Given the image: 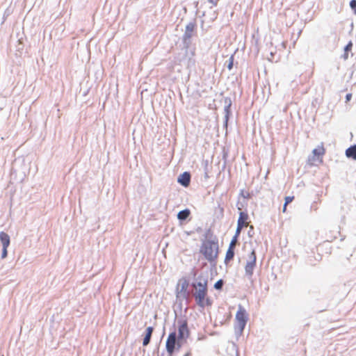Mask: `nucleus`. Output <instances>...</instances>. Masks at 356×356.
<instances>
[{
	"label": "nucleus",
	"mask_w": 356,
	"mask_h": 356,
	"mask_svg": "<svg viewBox=\"0 0 356 356\" xmlns=\"http://www.w3.org/2000/svg\"><path fill=\"white\" fill-rule=\"evenodd\" d=\"M223 282L222 280L217 281L214 284V288L218 290H220L222 287Z\"/></svg>",
	"instance_id": "21"
},
{
	"label": "nucleus",
	"mask_w": 356,
	"mask_h": 356,
	"mask_svg": "<svg viewBox=\"0 0 356 356\" xmlns=\"http://www.w3.org/2000/svg\"><path fill=\"white\" fill-rule=\"evenodd\" d=\"M294 200V196H287L285 197L284 200V207H283V209H282V212L283 213H285L286 211V207L287 205L291 203L293 200Z\"/></svg>",
	"instance_id": "17"
},
{
	"label": "nucleus",
	"mask_w": 356,
	"mask_h": 356,
	"mask_svg": "<svg viewBox=\"0 0 356 356\" xmlns=\"http://www.w3.org/2000/svg\"><path fill=\"white\" fill-rule=\"evenodd\" d=\"M200 252L209 262L215 261L219 253L218 241L207 240L204 241L200 248Z\"/></svg>",
	"instance_id": "2"
},
{
	"label": "nucleus",
	"mask_w": 356,
	"mask_h": 356,
	"mask_svg": "<svg viewBox=\"0 0 356 356\" xmlns=\"http://www.w3.org/2000/svg\"><path fill=\"white\" fill-rule=\"evenodd\" d=\"M346 156H356V145L351 146L346 149Z\"/></svg>",
	"instance_id": "18"
},
{
	"label": "nucleus",
	"mask_w": 356,
	"mask_h": 356,
	"mask_svg": "<svg viewBox=\"0 0 356 356\" xmlns=\"http://www.w3.org/2000/svg\"><path fill=\"white\" fill-rule=\"evenodd\" d=\"M219 0H208L209 3H211L213 6H217Z\"/></svg>",
	"instance_id": "25"
},
{
	"label": "nucleus",
	"mask_w": 356,
	"mask_h": 356,
	"mask_svg": "<svg viewBox=\"0 0 356 356\" xmlns=\"http://www.w3.org/2000/svg\"><path fill=\"white\" fill-rule=\"evenodd\" d=\"M352 98V94L350 93H348L346 95V102H349Z\"/></svg>",
	"instance_id": "26"
},
{
	"label": "nucleus",
	"mask_w": 356,
	"mask_h": 356,
	"mask_svg": "<svg viewBox=\"0 0 356 356\" xmlns=\"http://www.w3.org/2000/svg\"><path fill=\"white\" fill-rule=\"evenodd\" d=\"M234 248H231L228 247L227 250L225 257V264H228L233 259L235 254Z\"/></svg>",
	"instance_id": "12"
},
{
	"label": "nucleus",
	"mask_w": 356,
	"mask_h": 356,
	"mask_svg": "<svg viewBox=\"0 0 356 356\" xmlns=\"http://www.w3.org/2000/svg\"><path fill=\"white\" fill-rule=\"evenodd\" d=\"M236 321L238 329L242 332L248 321V314L245 309L241 306H239L236 314Z\"/></svg>",
	"instance_id": "4"
},
{
	"label": "nucleus",
	"mask_w": 356,
	"mask_h": 356,
	"mask_svg": "<svg viewBox=\"0 0 356 356\" xmlns=\"http://www.w3.org/2000/svg\"><path fill=\"white\" fill-rule=\"evenodd\" d=\"M192 295L196 305L204 309L211 307L213 301L208 293V280L200 275L191 284Z\"/></svg>",
	"instance_id": "1"
},
{
	"label": "nucleus",
	"mask_w": 356,
	"mask_h": 356,
	"mask_svg": "<svg viewBox=\"0 0 356 356\" xmlns=\"http://www.w3.org/2000/svg\"><path fill=\"white\" fill-rule=\"evenodd\" d=\"M249 216L247 213L241 212L239 214V218L238 219L237 224L241 225L244 227H246L249 225Z\"/></svg>",
	"instance_id": "7"
},
{
	"label": "nucleus",
	"mask_w": 356,
	"mask_h": 356,
	"mask_svg": "<svg viewBox=\"0 0 356 356\" xmlns=\"http://www.w3.org/2000/svg\"><path fill=\"white\" fill-rule=\"evenodd\" d=\"M237 241H238V237L233 236V238H232V241L229 245V248L235 249Z\"/></svg>",
	"instance_id": "19"
},
{
	"label": "nucleus",
	"mask_w": 356,
	"mask_h": 356,
	"mask_svg": "<svg viewBox=\"0 0 356 356\" xmlns=\"http://www.w3.org/2000/svg\"><path fill=\"white\" fill-rule=\"evenodd\" d=\"M191 355V353H187L186 355H184V356H189Z\"/></svg>",
	"instance_id": "27"
},
{
	"label": "nucleus",
	"mask_w": 356,
	"mask_h": 356,
	"mask_svg": "<svg viewBox=\"0 0 356 356\" xmlns=\"http://www.w3.org/2000/svg\"><path fill=\"white\" fill-rule=\"evenodd\" d=\"M257 256L255 250H253L248 255L245 266V270L248 275L252 276L254 272V269L256 266Z\"/></svg>",
	"instance_id": "5"
},
{
	"label": "nucleus",
	"mask_w": 356,
	"mask_h": 356,
	"mask_svg": "<svg viewBox=\"0 0 356 356\" xmlns=\"http://www.w3.org/2000/svg\"><path fill=\"white\" fill-rule=\"evenodd\" d=\"M352 48H353V42L351 41H350L348 43V44L345 47L344 53L342 55V58L344 60L348 59V52L352 50Z\"/></svg>",
	"instance_id": "16"
},
{
	"label": "nucleus",
	"mask_w": 356,
	"mask_h": 356,
	"mask_svg": "<svg viewBox=\"0 0 356 356\" xmlns=\"http://www.w3.org/2000/svg\"><path fill=\"white\" fill-rule=\"evenodd\" d=\"M244 227L241 226V225H239L237 224V227H236V232H235V234L234 236H236V237H238L239 236L240 234H241V232L242 230V229Z\"/></svg>",
	"instance_id": "22"
},
{
	"label": "nucleus",
	"mask_w": 356,
	"mask_h": 356,
	"mask_svg": "<svg viewBox=\"0 0 356 356\" xmlns=\"http://www.w3.org/2000/svg\"><path fill=\"white\" fill-rule=\"evenodd\" d=\"M153 332H154L153 327L149 326L146 328L145 332V337H144L143 341V345L144 346H146L149 343Z\"/></svg>",
	"instance_id": "8"
},
{
	"label": "nucleus",
	"mask_w": 356,
	"mask_h": 356,
	"mask_svg": "<svg viewBox=\"0 0 356 356\" xmlns=\"http://www.w3.org/2000/svg\"><path fill=\"white\" fill-rule=\"evenodd\" d=\"M0 241L3 248H8L10 245V236L4 232H0Z\"/></svg>",
	"instance_id": "11"
},
{
	"label": "nucleus",
	"mask_w": 356,
	"mask_h": 356,
	"mask_svg": "<svg viewBox=\"0 0 356 356\" xmlns=\"http://www.w3.org/2000/svg\"><path fill=\"white\" fill-rule=\"evenodd\" d=\"M190 331L188 327V322L186 320H180L178 321V337H177V346L178 348L181 347L180 342L181 340L188 337Z\"/></svg>",
	"instance_id": "3"
},
{
	"label": "nucleus",
	"mask_w": 356,
	"mask_h": 356,
	"mask_svg": "<svg viewBox=\"0 0 356 356\" xmlns=\"http://www.w3.org/2000/svg\"><path fill=\"white\" fill-rule=\"evenodd\" d=\"M191 214V211L189 209H186L179 211L177 214V218L180 220H186Z\"/></svg>",
	"instance_id": "15"
},
{
	"label": "nucleus",
	"mask_w": 356,
	"mask_h": 356,
	"mask_svg": "<svg viewBox=\"0 0 356 356\" xmlns=\"http://www.w3.org/2000/svg\"><path fill=\"white\" fill-rule=\"evenodd\" d=\"M177 345V337L176 332L169 334L166 340L165 348L168 353L171 356L175 350V346Z\"/></svg>",
	"instance_id": "6"
},
{
	"label": "nucleus",
	"mask_w": 356,
	"mask_h": 356,
	"mask_svg": "<svg viewBox=\"0 0 356 356\" xmlns=\"http://www.w3.org/2000/svg\"><path fill=\"white\" fill-rule=\"evenodd\" d=\"M195 28L196 24L195 22H191L188 24L186 26L185 37L187 38H191L195 30Z\"/></svg>",
	"instance_id": "9"
},
{
	"label": "nucleus",
	"mask_w": 356,
	"mask_h": 356,
	"mask_svg": "<svg viewBox=\"0 0 356 356\" xmlns=\"http://www.w3.org/2000/svg\"><path fill=\"white\" fill-rule=\"evenodd\" d=\"M7 248H3V247L2 253H1V258L2 259H4V258H6L7 257V254H8Z\"/></svg>",
	"instance_id": "24"
},
{
	"label": "nucleus",
	"mask_w": 356,
	"mask_h": 356,
	"mask_svg": "<svg viewBox=\"0 0 356 356\" xmlns=\"http://www.w3.org/2000/svg\"><path fill=\"white\" fill-rule=\"evenodd\" d=\"M350 6L355 10V13L356 14V0H351L350 2Z\"/></svg>",
	"instance_id": "23"
},
{
	"label": "nucleus",
	"mask_w": 356,
	"mask_h": 356,
	"mask_svg": "<svg viewBox=\"0 0 356 356\" xmlns=\"http://www.w3.org/2000/svg\"><path fill=\"white\" fill-rule=\"evenodd\" d=\"M234 60V55H232L229 59V63L227 65V68L229 70H231L233 68Z\"/></svg>",
	"instance_id": "20"
},
{
	"label": "nucleus",
	"mask_w": 356,
	"mask_h": 356,
	"mask_svg": "<svg viewBox=\"0 0 356 356\" xmlns=\"http://www.w3.org/2000/svg\"><path fill=\"white\" fill-rule=\"evenodd\" d=\"M312 152L314 156H323L325 154V148L324 147V144L321 143L316 148L314 149Z\"/></svg>",
	"instance_id": "13"
},
{
	"label": "nucleus",
	"mask_w": 356,
	"mask_h": 356,
	"mask_svg": "<svg viewBox=\"0 0 356 356\" xmlns=\"http://www.w3.org/2000/svg\"><path fill=\"white\" fill-rule=\"evenodd\" d=\"M188 286V281L186 279L180 280L177 284V290L180 289V292H186Z\"/></svg>",
	"instance_id": "14"
},
{
	"label": "nucleus",
	"mask_w": 356,
	"mask_h": 356,
	"mask_svg": "<svg viewBox=\"0 0 356 356\" xmlns=\"http://www.w3.org/2000/svg\"><path fill=\"white\" fill-rule=\"evenodd\" d=\"M191 176L188 172L183 173L179 178L178 181L184 186H188L190 183Z\"/></svg>",
	"instance_id": "10"
}]
</instances>
